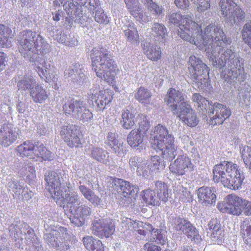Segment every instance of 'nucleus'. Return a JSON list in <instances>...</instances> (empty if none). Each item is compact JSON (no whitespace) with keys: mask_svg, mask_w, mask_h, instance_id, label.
<instances>
[{"mask_svg":"<svg viewBox=\"0 0 251 251\" xmlns=\"http://www.w3.org/2000/svg\"><path fill=\"white\" fill-rule=\"evenodd\" d=\"M170 24L178 25V35L183 40L204 49L206 55L214 67L226 69L222 72L225 80L228 83L244 81L246 75L241 67L240 58L233 47L231 40L227 38L221 27L210 24L203 31L201 26L192 20L191 16L184 17L179 13L173 12L168 15Z\"/></svg>","mask_w":251,"mask_h":251,"instance_id":"obj_1","label":"nucleus"},{"mask_svg":"<svg viewBox=\"0 0 251 251\" xmlns=\"http://www.w3.org/2000/svg\"><path fill=\"white\" fill-rule=\"evenodd\" d=\"M18 46L21 54L30 62H34L38 55L43 56L50 51V45L44 39L30 30L21 32Z\"/></svg>","mask_w":251,"mask_h":251,"instance_id":"obj_2","label":"nucleus"},{"mask_svg":"<svg viewBox=\"0 0 251 251\" xmlns=\"http://www.w3.org/2000/svg\"><path fill=\"white\" fill-rule=\"evenodd\" d=\"M45 179L47 183L46 188L56 203L73 204L79 200L77 193L70 187V183L66 182L65 185L63 178L58 173L49 172Z\"/></svg>","mask_w":251,"mask_h":251,"instance_id":"obj_3","label":"nucleus"},{"mask_svg":"<svg viewBox=\"0 0 251 251\" xmlns=\"http://www.w3.org/2000/svg\"><path fill=\"white\" fill-rule=\"evenodd\" d=\"M92 70L97 76L108 83H112L114 74L118 70L113 56L105 48L98 46L91 51Z\"/></svg>","mask_w":251,"mask_h":251,"instance_id":"obj_4","label":"nucleus"},{"mask_svg":"<svg viewBox=\"0 0 251 251\" xmlns=\"http://www.w3.org/2000/svg\"><path fill=\"white\" fill-rule=\"evenodd\" d=\"M165 101L171 108L173 113L186 125L191 127L196 126L199 120L195 112L190 104L184 101L182 93L174 88H170L167 92Z\"/></svg>","mask_w":251,"mask_h":251,"instance_id":"obj_5","label":"nucleus"},{"mask_svg":"<svg viewBox=\"0 0 251 251\" xmlns=\"http://www.w3.org/2000/svg\"><path fill=\"white\" fill-rule=\"evenodd\" d=\"M213 180L221 181L224 187L237 190L241 186L244 176L236 164L224 161L214 166L213 169Z\"/></svg>","mask_w":251,"mask_h":251,"instance_id":"obj_6","label":"nucleus"},{"mask_svg":"<svg viewBox=\"0 0 251 251\" xmlns=\"http://www.w3.org/2000/svg\"><path fill=\"white\" fill-rule=\"evenodd\" d=\"M153 132L151 141L152 148L157 152L161 151L164 159L172 161L177 154L174 137L169 134L167 129L161 125L154 127Z\"/></svg>","mask_w":251,"mask_h":251,"instance_id":"obj_7","label":"nucleus"},{"mask_svg":"<svg viewBox=\"0 0 251 251\" xmlns=\"http://www.w3.org/2000/svg\"><path fill=\"white\" fill-rule=\"evenodd\" d=\"M45 227L44 238L50 246L60 251H66L69 249L70 236L66 228L48 225Z\"/></svg>","mask_w":251,"mask_h":251,"instance_id":"obj_8","label":"nucleus"},{"mask_svg":"<svg viewBox=\"0 0 251 251\" xmlns=\"http://www.w3.org/2000/svg\"><path fill=\"white\" fill-rule=\"evenodd\" d=\"M188 65L192 84L201 89L208 87L209 69L207 66L194 55L190 57Z\"/></svg>","mask_w":251,"mask_h":251,"instance_id":"obj_9","label":"nucleus"},{"mask_svg":"<svg viewBox=\"0 0 251 251\" xmlns=\"http://www.w3.org/2000/svg\"><path fill=\"white\" fill-rule=\"evenodd\" d=\"M17 154L29 159L41 158L44 160H51L53 159V154L43 144L37 143L35 145L30 141H25L18 146L16 149Z\"/></svg>","mask_w":251,"mask_h":251,"instance_id":"obj_10","label":"nucleus"},{"mask_svg":"<svg viewBox=\"0 0 251 251\" xmlns=\"http://www.w3.org/2000/svg\"><path fill=\"white\" fill-rule=\"evenodd\" d=\"M219 5L223 16L231 24H237L245 18V13L233 0H220Z\"/></svg>","mask_w":251,"mask_h":251,"instance_id":"obj_11","label":"nucleus"},{"mask_svg":"<svg viewBox=\"0 0 251 251\" xmlns=\"http://www.w3.org/2000/svg\"><path fill=\"white\" fill-rule=\"evenodd\" d=\"M206 112L210 118V124L221 125L231 115L230 109L218 102H208Z\"/></svg>","mask_w":251,"mask_h":251,"instance_id":"obj_12","label":"nucleus"},{"mask_svg":"<svg viewBox=\"0 0 251 251\" xmlns=\"http://www.w3.org/2000/svg\"><path fill=\"white\" fill-rule=\"evenodd\" d=\"M243 201L244 199L236 195H228L223 202L218 204L217 208L222 213L239 216L242 214Z\"/></svg>","mask_w":251,"mask_h":251,"instance_id":"obj_13","label":"nucleus"},{"mask_svg":"<svg viewBox=\"0 0 251 251\" xmlns=\"http://www.w3.org/2000/svg\"><path fill=\"white\" fill-rule=\"evenodd\" d=\"M99 88H92L88 93L87 102L90 105L96 104L98 110L105 108L106 105L111 102L113 99L111 94L107 90L99 91Z\"/></svg>","mask_w":251,"mask_h":251,"instance_id":"obj_14","label":"nucleus"},{"mask_svg":"<svg viewBox=\"0 0 251 251\" xmlns=\"http://www.w3.org/2000/svg\"><path fill=\"white\" fill-rule=\"evenodd\" d=\"M172 218V226L176 230L186 234L192 241H199L200 236L196 227L189 221L178 216Z\"/></svg>","mask_w":251,"mask_h":251,"instance_id":"obj_15","label":"nucleus"},{"mask_svg":"<svg viewBox=\"0 0 251 251\" xmlns=\"http://www.w3.org/2000/svg\"><path fill=\"white\" fill-rule=\"evenodd\" d=\"M115 229L114 223L109 219L95 218L91 227L92 233L100 238L109 237Z\"/></svg>","mask_w":251,"mask_h":251,"instance_id":"obj_16","label":"nucleus"},{"mask_svg":"<svg viewBox=\"0 0 251 251\" xmlns=\"http://www.w3.org/2000/svg\"><path fill=\"white\" fill-rule=\"evenodd\" d=\"M61 137L70 147H78L81 144L79 130L75 125L62 126L60 131Z\"/></svg>","mask_w":251,"mask_h":251,"instance_id":"obj_17","label":"nucleus"},{"mask_svg":"<svg viewBox=\"0 0 251 251\" xmlns=\"http://www.w3.org/2000/svg\"><path fill=\"white\" fill-rule=\"evenodd\" d=\"M191 159L186 155H180L169 166L170 171L176 175L183 176L188 171L193 170Z\"/></svg>","mask_w":251,"mask_h":251,"instance_id":"obj_18","label":"nucleus"},{"mask_svg":"<svg viewBox=\"0 0 251 251\" xmlns=\"http://www.w3.org/2000/svg\"><path fill=\"white\" fill-rule=\"evenodd\" d=\"M115 185L117 187V191L121 193L122 196L125 198L124 201L126 203L131 202L133 199H135L137 191L134 186L121 179L115 180Z\"/></svg>","mask_w":251,"mask_h":251,"instance_id":"obj_19","label":"nucleus"},{"mask_svg":"<svg viewBox=\"0 0 251 251\" xmlns=\"http://www.w3.org/2000/svg\"><path fill=\"white\" fill-rule=\"evenodd\" d=\"M216 190L214 187L202 186L197 191L198 201L202 205L210 206L214 204L216 201Z\"/></svg>","mask_w":251,"mask_h":251,"instance_id":"obj_20","label":"nucleus"},{"mask_svg":"<svg viewBox=\"0 0 251 251\" xmlns=\"http://www.w3.org/2000/svg\"><path fill=\"white\" fill-rule=\"evenodd\" d=\"M160 158L159 156L154 155L151 156L150 159L146 161L144 169L139 168L138 171V175L147 178L158 172L160 167Z\"/></svg>","mask_w":251,"mask_h":251,"instance_id":"obj_21","label":"nucleus"},{"mask_svg":"<svg viewBox=\"0 0 251 251\" xmlns=\"http://www.w3.org/2000/svg\"><path fill=\"white\" fill-rule=\"evenodd\" d=\"M63 110L66 114L71 115L75 117L85 103L79 100L72 98H65L62 101Z\"/></svg>","mask_w":251,"mask_h":251,"instance_id":"obj_22","label":"nucleus"},{"mask_svg":"<svg viewBox=\"0 0 251 251\" xmlns=\"http://www.w3.org/2000/svg\"><path fill=\"white\" fill-rule=\"evenodd\" d=\"M17 133L13 128L4 126L0 128V145L7 147L15 141L17 138Z\"/></svg>","mask_w":251,"mask_h":251,"instance_id":"obj_23","label":"nucleus"},{"mask_svg":"<svg viewBox=\"0 0 251 251\" xmlns=\"http://www.w3.org/2000/svg\"><path fill=\"white\" fill-rule=\"evenodd\" d=\"M36 70L40 77L47 82H56L58 80L57 77L55 75H53V71L51 70L50 65L47 61H44L40 66H37Z\"/></svg>","mask_w":251,"mask_h":251,"instance_id":"obj_24","label":"nucleus"},{"mask_svg":"<svg viewBox=\"0 0 251 251\" xmlns=\"http://www.w3.org/2000/svg\"><path fill=\"white\" fill-rule=\"evenodd\" d=\"M79 69L77 65H73L67 67L64 72V76L66 78H69V80L73 83L78 84H82L86 79V76L84 73H82L80 71L78 74L79 75V79H77L75 77V74L77 73Z\"/></svg>","mask_w":251,"mask_h":251,"instance_id":"obj_25","label":"nucleus"},{"mask_svg":"<svg viewBox=\"0 0 251 251\" xmlns=\"http://www.w3.org/2000/svg\"><path fill=\"white\" fill-rule=\"evenodd\" d=\"M29 93L31 99L35 103H41L48 97L46 90L41 85L37 83L33 87H31Z\"/></svg>","mask_w":251,"mask_h":251,"instance_id":"obj_26","label":"nucleus"},{"mask_svg":"<svg viewBox=\"0 0 251 251\" xmlns=\"http://www.w3.org/2000/svg\"><path fill=\"white\" fill-rule=\"evenodd\" d=\"M17 86L18 90L21 92H29L31 87L37 83L35 79L31 75H23L16 78Z\"/></svg>","mask_w":251,"mask_h":251,"instance_id":"obj_27","label":"nucleus"},{"mask_svg":"<svg viewBox=\"0 0 251 251\" xmlns=\"http://www.w3.org/2000/svg\"><path fill=\"white\" fill-rule=\"evenodd\" d=\"M145 134L137 129L132 130L127 137L128 145L133 149L142 147Z\"/></svg>","mask_w":251,"mask_h":251,"instance_id":"obj_28","label":"nucleus"},{"mask_svg":"<svg viewBox=\"0 0 251 251\" xmlns=\"http://www.w3.org/2000/svg\"><path fill=\"white\" fill-rule=\"evenodd\" d=\"M155 191L157 194L159 202L162 201L166 202L168 201L169 198L171 197V191L169 192L168 186L161 181H157L155 184Z\"/></svg>","mask_w":251,"mask_h":251,"instance_id":"obj_29","label":"nucleus"},{"mask_svg":"<svg viewBox=\"0 0 251 251\" xmlns=\"http://www.w3.org/2000/svg\"><path fill=\"white\" fill-rule=\"evenodd\" d=\"M78 189L84 197L94 206H98L101 204L102 201L100 198L96 196L95 193L90 189L84 185H82L81 182H79Z\"/></svg>","mask_w":251,"mask_h":251,"instance_id":"obj_30","label":"nucleus"},{"mask_svg":"<svg viewBox=\"0 0 251 251\" xmlns=\"http://www.w3.org/2000/svg\"><path fill=\"white\" fill-rule=\"evenodd\" d=\"M11 32L10 28L3 25H0V47L9 48L11 46L13 38L9 37Z\"/></svg>","mask_w":251,"mask_h":251,"instance_id":"obj_31","label":"nucleus"},{"mask_svg":"<svg viewBox=\"0 0 251 251\" xmlns=\"http://www.w3.org/2000/svg\"><path fill=\"white\" fill-rule=\"evenodd\" d=\"M85 247L90 251H104L101 242L92 236H87L83 238Z\"/></svg>","mask_w":251,"mask_h":251,"instance_id":"obj_32","label":"nucleus"},{"mask_svg":"<svg viewBox=\"0 0 251 251\" xmlns=\"http://www.w3.org/2000/svg\"><path fill=\"white\" fill-rule=\"evenodd\" d=\"M124 32L128 41L133 43L139 42V36L135 25L133 23H129L124 26Z\"/></svg>","mask_w":251,"mask_h":251,"instance_id":"obj_33","label":"nucleus"},{"mask_svg":"<svg viewBox=\"0 0 251 251\" xmlns=\"http://www.w3.org/2000/svg\"><path fill=\"white\" fill-rule=\"evenodd\" d=\"M151 91L143 87H140L134 94L135 99L145 105L151 103Z\"/></svg>","mask_w":251,"mask_h":251,"instance_id":"obj_34","label":"nucleus"},{"mask_svg":"<svg viewBox=\"0 0 251 251\" xmlns=\"http://www.w3.org/2000/svg\"><path fill=\"white\" fill-rule=\"evenodd\" d=\"M121 117V123L125 129H131L135 126L136 120L134 115L129 110L126 109L123 110Z\"/></svg>","mask_w":251,"mask_h":251,"instance_id":"obj_35","label":"nucleus"},{"mask_svg":"<svg viewBox=\"0 0 251 251\" xmlns=\"http://www.w3.org/2000/svg\"><path fill=\"white\" fill-rule=\"evenodd\" d=\"M141 196L142 200L147 205H159V200H158L155 190H152L148 189L144 190L141 192Z\"/></svg>","mask_w":251,"mask_h":251,"instance_id":"obj_36","label":"nucleus"},{"mask_svg":"<svg viewBox=\"0 0 251 251\" xmlns=\"http://www.w3.org/2000/svg\"><path fill=\"white\" fill-rule=\"evenodd\" d=\"M144 51L147 57L153 61H156L161 57V51L160 47L156 46L144 45Z\"/></svg>","mask_w":251,"mask_h":251,"instance_id":"obj_37","label":"nucleus"},{"mask_svg":"<svg viewBox=\"0 0 251 251\" xmlns=\"http://www.w3.org/2000/svg\"><path fill=\"white\" fill-rule=\"evenodd\" d=\"M91 157L95 160L106 164L109 162L108 152L105 150L98 147L93 148Z\"/></svg>","mask_w":251,"mask_h":251,"instance_id":"obj_38","label":"nucleus"},{"mask_svg":"<svg viewBox=\"0 0 251 251\" xmlns=\"http://www.w3.org/2000/svg\"><path fill=\"white\" fill-rule=\"evenodd\" d=\"M141 1L153 15L159 17L164 15V9L162 5L158 4L152 0H141Z\"/></svg>","mask_w":251,"mask_h":251,"instance_id":"obj_39","label":"nucleus"},{"mask_svg":"<svg viewBox=\"0 0 251 251\" xmlns=\"http://www.w3.org/2000/svg\"><path fill=\"white\" fill-rule=\"evenodd\" d=\"M25 187L24 185H21L19 181L14 178L11 179L8 183L9 191L13 193L14 198L17 199H20L22 197L21 194Z\"/></svg>","mask_w":251,"mask_h":251,"instance_id":"obj_40","label":"nucleus"},{"mask_svg":"<svg viewBox=\"0 0 251 251\" xmlns=\"http://www.w3.org/2000/svg\"><path fill=\"white\" fill-rule=\"evenodd\" d=\"M152 34L159 39H161L162 41L165 42L166 37L167 36V28L164 25L158 23H153L152 27Z\"/></svg>","mask_w":251,"mask_h":251,"instance_id":"obj_41","label":"nucleus"},{"mask_svg":"<svg viewBox=\"0 0 251 251\" xmlns=\"http://www.w3.org/2000/svg\"><path fill=\"white\" fill-rule=\"evenodd\" d=\"M128 164L130 169L135 171L136 168L137 174H138V169L142 168L144 169V165L146 164V160L138 156H131L128 161Z\"/></svg>","mask_w":251,"mask_h":251,"instance_id":"obj_42","label":"nucleus"},{"mask_svg":"<svg viewBox=\"0 0 251 251\" xmlns=\"http://www.w3.org/2000/svg\"><path fill=\"white\" fill-rule=\"evenodd\" d=\"M240 227L241 233L243 239L248 242V239H251V225L249 220L243 221Z\"/></svg>","mask_w":251,"mask_h":251,"instance_id":"obj_43","label":"nucleus"},{"mask_svg":"<svg viewBox=\"0 0 251 251\" xmlns=\"http://www.w3.org/2000/svg\"><path fill=\"white\" fill-rule=\"evenodd\" d=\"M75 215L86 220L92 213L91 208L86 204H81L76 207L75 210Z\"/></svg>","mask_w":251,"mask_h":251,"instance_id":"obj_44","label":"nucleus"},{"mask_svg":"<svg viewBox=\"0 0 251 251\" xmlns=\"http://www.w3.org/2000/svg\"><path fill=\"white\" fill-rule=\"evenodd\" d=\"M151 241H155L161 245H164L166 242V232L160 229H156L151 233V238L150 239Z\"/></svg>","mask_w":251,"mask_h":251,"instance_id":"obj_45","label":"nucleus"},{"mask_svg":"<svg viewBox=\"0 0 251 251\" xmlns=\"http://www.w3.org/2000/svg\"><path fill=\"white\" fill-rule=\"evenodd\" d=\"M136 122H137L139 125L137 130L146 133L150 127L149 122L146 116L143 114L139 115L136 119Z\"/></svg>","mask_w":251,"mask_h":251,"instance_id":"obj_46","label":"nucleus"},{"mask_svg":"<svg viewBox=\"0 0 251 251\" xmlns=\"http://www.w3.org/2000/svg\"><path fill=\"white\" fill-rule=\"evenodd\" d=\"M242 34L244 42L251 49V21L244 25Z\"/></svg>","mask_w":251,"mask_h":251,"instance_id":"obj_47","label":"nucleus"},{"mask_svg":"<svg viewBox=\"0 0 251 251\" xmlns=\"http://www.w3.org/2000/svg\"><path fill=\"white\" fill-rule=\"evenodd\" d=\"M20 173L22 176H26L29 179L35 178V170L34 167L30 164H25L20 169Z\"/></svg>","mask_w":251,"mask_h":251,"instance_id":"obj_48","label":"nucleus"},{"mask_svg":"<svg viewBox=\"0 0 251 251\" xmlns=\"http://www.w3.org/2000/svg\"><path fill=\"white\" fill-rule=\"evenodd\" d=\"M64 9L69 17L73 20L75 21L77 9L76 6L72 2L67 0L63 5Z\"/></svg>","mask_w":251,"mask_h":251,"instance_id":"obj_49","label":"nucleus"},{"mask_svg":"<svg viewBox=\"0 0 251 251\" xmlns=\"http://www.w3.org/2000/svg\"><path fill=\"white\" fill-rule=\"evenodd\" d=\"M93 117L92 113L86 108L85 105L82 109L80 110V112L75 118H77L80 121L84 123L91 120L93 118Z\"/></svg>","mask_w":251,"mask_h":251,"instance_id":"obj_50","label":"nucleus"},{"mask_svg":"<svg viewBox=\"0 0 251 251\" xmlns=\"http://www.w3.org/2000/svg\"><path fill=\"white\" fill-rule=\"evenodd\" d=\"M94 19L96 22L99 24H107L109 23V20L104 10L98 8L96 10Z\"/></svg>","mask_w":251,"mask_h":251,"instance_id":"obj_51","label":"nucleus"},{"mask_svg":"<svg viewBox=\"0 0 251 251\" xmlns=\"http://www.w3.org/2000/svg\"><path fill=\"white\" fill-rule=\"evenodd\" d=\"M225 238V233L224 229H220L214 233H211V239L215 244L221 245L224 243Z\"/></svg>","mask_w":251,"mask_h":251,"instance_id":"obj_52","label":"nucleus"},{"mask_svg":"<svg viewBox=\"0 0 251 251\" xmlns=\"http://www.w3.org/2000/svg\"><path fill=\"white\" fill-rule=\"evenodd\" d=\"M192 100L196 102L199 107H203L206 110L207 109L208 102H210L199 93L193 94L192 97Z\"/></svg>","mask_w":251,"mask_h":251,"instance_id":"obj_53","label":"nucleus"},{"mask_svg":"<svg viewBox=\"0 0 251 251\" xmlns=\"http://www.w3.org/2000/svg\"><path fill=\"white\" fill-rule=\"evenodd\" d=\"M240 153L245 164H251V148L244 146L240 148Z\"/></svg>","mask_w":251,"mask_h":251,"instance_id":"obj_54","label":"nucleus"},{"mask_svg":"<svg viewBox=\"0 0 251 251\" xmlns=\"http://www.w3.org/2000/svg\"><path fill=\"white\" fill-rule=\"evenodd\" d=\"M194 3L197 5V11L203 12L210 7L209 0H191Z\"/></svg>","mask_w":251,"mask_h":251,"instance_id":"obj_55","label":"nucleus"},{"mask_svg":"<svg viewBox=\"0 0 251 251\" xmlns=\"http://www.w3.org/2000/svg\"><path fill=\"white\" fill-rule=\"evenodd\" d=\"M50 35L52 36L55 40H56L58 42L62 44H64L66 45V42L67 41V36L65 33H60L58 30H52L50 32Z\"/></svg>","mask_w":251,"mask_h":251,"instance_id":"obj_56","label":"nucleus"},{"mask_svg":"<svg viewBox=\"0 0 251 251\" xmlns=\"http://www.w3.org/2000/svg\"><path fill=\"white\" fill-rule=\"evenodd\" d=\"M208 229L211 233H214L217 231L220 230V229H223L221 226L220 223L216 219H211L208 223Z\"/></svg>","mask_w":251,"mask_h":251,"instance_id":"obj_57","label":"nucleus"},{"mask_svg":"<svg viewBox=\"0 0 251 251\" xmlns=\"http://www.w3.org/2000/svg\"><path fill=\"white\" fill-rule=\"evenodd\" d=\"M109 147L112 149L115 153L118 155L124 154V146L123 143L119 140L116 141L113 144L111 145Z\"/></svg>","mask_w":251,"mask_h":251,"instance_id":"obj_58","label":"nucleus"},{"mask_svg":"<svg viewBox=\"0 0 251 251\" xmlns=\"http://www.w3.org/2000/svg\"><path fill=\"white\" fill-rule=\"evenodd\" d=\"M242 213L246 216H251V201L244 199L242 205Z\"/></svg>","mask_w":251,"mask_h":251,"instance_id":"obj_59","label":"nucleus"},{"mask_svg":"<svg viewBox=\"0 0 251 251\" xmlns=\"http://www.w3.org/2000/svg\"><path fill=\"white\" fill-rule=\"evenodd\" d=\"M34 195V193L30 190L27 187H25L23 192H22V197L19 200H25L28 201L30 200Z\"/></svg>","mask_w":251,"mask_h":251,"instance_id":"obj_60","label":"nucleus"},{"mask_svg":"<svg viewBox=\"0 0 251 251\" xmlns=\"http://www.w3.org/2000/svg\"><path fill=\"white\" fill-rule=\"evenodd\" d=\"M100 6L99 0H88L85 7L90 11L96 10Z\"/></svg>","mask_w":251,"mask_h":251,"instance_id":"obj_61","label":"nucleus"},{"mask_svg":"<svg viewBox=\"0 0 251 251\" xmlns=\"http://www.w3.org/2000/svg\"><path fill=\"white\" fill-rule=\"evenodd\" d=\"M70 220L72 224L78 227L82 226L84 224L86 220L82 217H79V216L75 215V214Z\"/></svg>","mask_w":251,"mask_h":251,"instance_id":"obj_62","label":"nucleus"},{"mask_svg":"<svg viewBox=\"0 0 251 251\" xmlns=\"http://www.w3.org/2000/svg\"><path fill=\"white\" fill-rule=\"evenodd\" d=\"M17 110L19 113H24L28 107L27 103L24 101L19 100L16 105Z\"/></svg>","mask_w":251,"mask_h":251,"instance_id":"obj_63","label":"nucleus"},{"mask_svg":"<svg viewBox=\"0 0 251 251\" xmlns=\"http://www.w3.org/2000/svg\"><path fill=\"white\" fill-rule=\"evenodd\" d=\"M175 3L176 6L181 9H186L189 6L188 0H175Z\"/></svg>","mask_w":251,"mask_h":251,"instance_id":"obj_64","label":"nucleus"}]
</instances>
